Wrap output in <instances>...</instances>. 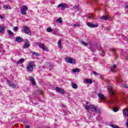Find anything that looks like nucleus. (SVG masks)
Instances as JSON below:
<instances>
[{"label":"nucleus","instance_id":"1","mask_svg":"<svg viewBox=\"0 0 128 128\" xmlns=\"http://www.w3.org/2000/svg\"><path fill=\"white\" fill-rule=\"evenodd\" d=\"M35 66L34 62H30L29 63V64L27 66L26 70L28 72H32L34 70V68Z\"/></svg>","mask_w":128,"mask_h":128},{"label":"nucleus","instance_id":"2","mask_svg":"<svg viewBox=\"0 0 128 128\" xmlns=\"http://www.w3.org/2000/svg\"><path fill=\"white\" fill-rule=\"evenodd\" d=\"M107 88L110 96H114L116 94V92L114 90V88H112V84H109L107 86Z\"/></svg>","mask_w":128,"mask_h":128},{"label":"nucleus","instance_id":"3","mask_svg":"<svg viewBox=\"0 0 128 128\" xmlns=\"http://www.w3.org/2000/svg\"><path fill=\"white\" fill-rule=\"evenodd\" d=\"M28 10V6L23 5L20 9V12L22 14L26 16V10Z\"/></svg>","mask_w":128,"mask_h":128},{"label":"nucleus","instance_id":"4","mask_svg":"<svg viewBox=\"0 0 128 128\" xmlns=\"http://www.w3.org/2000/svg\"><path fill=\"white\" fill-rule=\"evenodd\" d=\"M22 32H24L26 34H30L32 33L30 32V28L26 26H23V30H22Z\"/></svg>","mask_w":128,"mask_h":128},{"label":"nucleus","instance_id":"5","mask_svg":"<svg viewBox=\"0 0 128 128\" xmlns=\"http://www.w3.org/2000/svg\"><path fill=\"white\" fill-rule=\"evenodd\" d=\"M36 44L39 46L40 48H42L43 50H44L45 52H48V49L46 46L44 44H42V43H36Z\"/></svg>","mask_w":128,"mask_h":128},{"label":"nucleus","instance_id":"6","mask_svg":"<svg viewBox=\"0 0 128 128\" xmlns=\"http://www.w3.org/2000/svg\"><path fill=\"white\" fill-rule=\"evenodd\" d=\"M85 108L88 110L90 108H92V112H94V110H96V106H94L93 105L90 104L89 106L85 105L84 106Z\"/></svg>","mask_w":128,"mask_h":128},{"label":"nucleus","instance_id":"7","mask_svg":"<svg viewBox=\"0 0 128 128\" xmlns=\"http://www.w3.org/2000/svg\"><path fill=\"white\" fill-rule=\"evenodd\" d=\"M66 62H68L69 64H76V60L74 58H66Z\"/></svg>","mask_w":128,"mask_h":128},{"label":"nucleus","instance_id":"8","mask_svg":"<svg viewBox=\"0 0 128 128\" xmlns=\"http://www.w3.org/2000/svg\"><path fill=\"white\" fill-rule=\"evenodd\" d=\"M7 83L8 84L9 86H10L11 88H14L16 86V84H14V82L10 81V80H8Z\"/></svg>","mask_w":128,"mask_h":128},{"label":"nucleus","instance_id":"9","mask_svg":"<svg viewBox=\"0 0 128 128\" xmlns=\"http://www.w3.org/2000/svg\"><path fill=\"white\" fill-rule=\"evenodd\" d=\"M58 6V8H62V10H64V8H68V6L64 3L59 4Z\"/></svg>","mask_w":128,"mask_h":128},{"label":"nucleus","instance_id":"10","mask_svg":"<svg viewBox=\"0 0 128 128\" xmlns=\"http://www.w3.org/2000/svg\"><path fill=\"white\" fill-rule=\"evenodd\" d=\"M56 90L57 92H60V94H64L66 93V92L64 91V89H62L60 87H56Z\"/></svg>","mask_w":128,"mask_h":128},{"label":"nucleus","instance_id":"11","mask_svg":"<svg viewBox=\"0 0 128 128\" xmlns=\"http://www.w3.org/2000/svg\"><path fill=\"white\" fill-rule=\"evenodd\" d=\"M87 26H89V28H98V24H94L92 22H88L87 24Z\"/></svg>","mask_w":128,"mask_h":128},{"label":"nucleus","instance_id":"12","mask_svg":"<svg viewBox=\"0 0 128 128\" xmlns=\"http://www.w3.org/2000/svg\"><path fill=\"white\" fill-rule=\"evenodd\" d=\"M16 40L17 42H24V38L22 37L18 36L16 38Z\"/></svg>","mask_w":128,"mask_h":128},{"label":"nucleus","instance_id":"13","mask_svg":"<svg viewBox=\"0 0 128 128\" xmlns=\"http://www.w3.org/2000/svg\"><path fill=\"white\" fill-rule=\"evenodd\" d=\"M90 50L91 52H96V46L90 44Z\"/></svg>","mask_w":128,"mask_h":128},{"label":"nucleus","instance_id":"14","mask_svg":"<svg viewBox=\"0 0 128 128\" xmlns=\"http://www.w3.org/2000/svg\"><path fill=\"white\" fill-rule=\"evenodd\" d=\"M30 80H31L32 84L34 86H36V80H34V77H32V76H30Z\"/></svg>","mask_w":128,"mask_h":128},{"label":"nucleus","instance_id":"15","mask_svg":"<svg viewBox=\"0 0 128 128\" xmlns=\"http://www.w3.org/2000/svg\"><path fill=\"white\" fill-rule=\"evenodd\" d=\"M98 96L99 98H100V100H106V98L104 97V96L100 93H99L98 94Z\"/></svg>","mask_w":128,"mask_h":128},{"label":"nucleus","instance_id":"16","mask_svg":"<svg viewBox=\"0 0 128 128\" xmlns=\"http://www.w3.org/2000/svg\"><path fill=\"white\" fill-rule=\"evenodd\" d=\"M28 46H30V42H28V41H26V42L24 44L23 48H28Z\"/></svg>","mask_w":128,"mask_h":128},{"label":"nucleus","instance_id":"17","mask_svg":"<svg viewBox=\"0 0 128 128\" xmlns=\"http://www.w3.org/2000/svg\"><path fill=\"white\" fill-rule=\"evenodd\" d=\"M110 16H100V20H108Z\"/></svg>","mask_w":128,"mask_h":128},{"label":"nucleus","instance_id":"18","mask_svg":"<svg viewBox=\"0 0 128 128\" xmlns=\"http://www.w3.org/2000/svg\"><path fill=\"white\" fill-rule=\"evenodd\" d=\"M123 114L125 116H128V109H124V110Z\"/></svg>","mask_w":128,"mask_h":128},{"label":"nucleus","instance_id":"19","mask_svg":"<svg viewBox=\"0 0 128 128\" xmlns=\"http://www.w3.org/2000/svg\"><path fill=\"white\" fill-rule=\"evenodd\" d=\"M116 68V65L114 64L113 66H112V69L110 70V72H116V70H114V68Z\"/></svg>","mask_w":128,"mask_h":128},{"label":"nucleus","instance_id":"20","mask_svg":"<svg viewBox=\"0 0 128 128\" xmlns=\"http://www.w3.org/2000/svg\"><path fill=\"white\" fill-rule=\"evenodd\" d=\"M73 8L76 10V12H78V10H80V7L78 5L74 6Z\"/></svg>","mask_w":128,"mask_h":128},{"label":"nucleus","instance_id":"21","mask_svg":"<svg viewBox=\"0 0 128 128\" xmlns=\"http://www.w3.org/2000/svg\"><path fill=\"white\" fill-rule=\"evenodd\" d=\"M72 86L73 88H74L75 90H76V88H78V85L74 82H72Z\"/></svg>","mask_w":128,"mask_h":128},{"label":"nucleus","instance_id":"22","mask_svg":"<svg viewBox=\"0 0 128 128\" xmlns=\"http://www.w3.org/2000/svg\"><path fill=\"white\" fill-rule=\"evenodd\" d=\"M85 82L86 84H92V80L91 79H86Z\"/></svg>","mask_w":128,"mask_h":128},{"label":"nucleus","instance_id":"23","mask_svg":"<svg viewBox=\"0 0 128 128\" xmlns=\"http://www.w3.org/2000/svg\"><path fill=\"white\" fill-rule=\"evenodd\" d=\"M3 8H5V10H10V6L8 4L4 5Z\"/></svg>","mask_w":128,"mask_h":128},{"label":"nucleus","instance_id":"24","mask_svg":"<svg viewBox=\"0 0 128 128\" xmlns=\"http://www.w3.org/2000/svg\"><path fill=\"white\" fill-rule=\"evenodd\" d=\"M24 62V59L21 58L18 60L17 64H22Z\"/></svg>","mask_w":128,"mask_h":128},{"label":"nucleus","instance_id":"25","mask_svg":"<svg viewBox=\"0 0 128 128\" xmlns=\"http://www.w3.org/2000/svg\"><path fill=\"white\" fill-rule=\"evenodd\" d=\"M112 52L113 54H114V56L116 57H116H118V56L116 54V50L114 49H112Z\"/></svg>","mask_w":128,"mask_h":128},{"label":"nucleus","instance_id":"26","mask_svg":"<svg viewBox=\"0 0 128 128\" xmlns=\"http://www.w3.org/2000/svg\"><path fill=\"white\" fill-rule=\"evenodd\" d=\"M116 82H118V84H120V82H122V79H120V78L118 77L116 78Z\"/></svg>","mask_w":128,"mask_h":128},{"label":"nucleus","instance_id":"27","mask_svg":"<svg viewBox=\"0 0 128 128\" xmlns=\"http://www.w3.org/2000/svg\"><path fill=\"white\" fill-rule=\"evenodd\" d=\"M54 31V30L52 29V28H46V32H53Z\"/></svg>","mask_w":128,"mask_h":128},{"label":"nucleus","instance_id":"28","mask_svg":"<svg viewBox=\"0 0 128 128\" xmlns=\"http://www.w3.org/2000/svg\"><path fill=\"white\" fill-rule=\"evenodd\" d=\"M31 54H32L34 56H40V54L38 52H34L32 51H31Z\"/></svg>","mask_w":128,"mask_h":128},{"label":"nucleus","instance_id":"29","mask_svg":"<svg viewBox=\"0 0 128 128\" xmlns=\"http://www.w3.org/2000/svg\"><path fill=\"white\" fill-rule=\"evenodd\" d=\"M72 72H80V68H76L73 70H72Z\"/></svg>","mask_w":128,"mask_h":128},{"label":"nucleus","instance_id":"30","mask_svg":"<svg viewBox=\"0 0 128 128\" xmlns=\"http://www.w3.org/2000/svg\"><path fill=\"white\" fill-rule=\"evenodd\" d=\"M7 32L9 36H14V32H12L10 30H8Z\"/></svg>","mask_w":128,"mask_h":128},{"label":"nucleus","instance_id":"31","mask_svg":"<svg viewBox=\"0 0 128 128\" xmlns=\"http://www.w3.org/2000/svg\"><path fill=\"white\" fill-rule=\"evenodd\" d=\"M80 42L82 44H83L84 46H88V44L86 42L82 40L80 41Z\"/></svg>","mask_w":128,"mask_h":128},{"label":"nucleus","instance_id":"32","mask_svg":"<svg viewBox=\"0 0 128 128\" xmlns=\"http://www.w3.org/2000/svg\"><path fill=\"white\" fill-rule=\"evenodd\" d=\"M88 18H90V20H94V15L93 14H90L88 16Z\"/></svg>","mask_w":128,"mask_h":128},{"label":"nucleus","instance_id":"33","mask_svg":"<svg viewBox=\"0 0 128 128\" xmlns=\"http://www.w3.org/2000/svg\"><path fill=\"white\" fill-rule=\"evenodd\" d=\"M4 26H0V32H4Z\"/></svg>","mask_w":128,"mask_h":128},{"label":"nucleus","instance_id":"34","mask_svg":"<svg viewBox=\"0 0 128 128\" xmlns=\"http://www.w3.org/2000/svg\"><path fill=\"white\" fill-rule=\"evenodd\" d=\"M110 126H111V128H120V127L118 126H116V125H114L112 124H110Z\"/></svg>","mask_w":128,"mask_h":128},{"label":"nucleus","instance_id":"35","mask_svg":"<svg viewBox=\"0 0 128 128\" xmlns=\"http://www.w3.org/2000/svg\"><path fill=\"white\" fill-rule=\"evenodd\" d=\"M58 46L60 48H62V40H59L58 41Z\"/></svg>","mask_w":128,"mask_h":128},{"label":"nucleus","instance_id":"36","mask_svg":"<svg viewBox=\"0 0 128 128\" xmlns=\"http://www.w3.org/2000/svg\"><path fill=\"white\" fill-rule=\"evenodd\" d=\"M57 22H59V24H62V18H59L57 20H56Z\"/></svg>","mask_w":128,"mask_h":128},{"label":"nucleus","instance_id":"37","mask_svg":"<svg viewBox=\"0 0 128 128\" xmlns=\"http://www.w3.org/2000/svg\"><path fill=\"white\" fill-rule=\"evenodd\" d=\"M94 112H98V114H100V112H102V110L96 108V110H94Z\"/></svg>","mask_w":128,"mask_h":128},{"label":"nucleus","instance_id":"38","mask_svg":"<svg viewBox=\"0 0 128 128\" xmlns=\"http://www.w3.org/2000/svg\"><path fill=\"white\" fill-rule=\"evenodd\" d=\"M96 120H98V122H100V120H102V118L100 116H98Z\"/></svg>","mask_w":128,"mask_h":128},{"label":"nucleus","instance_id":"39","mask_svg":"<svg viewBox=\"0 0 128 128\" xmlns=\"http://www.w3.org/2000/svg\"><path fill=\"white\" fill-rule=\"evenodd\" d=\"M18 26H14V32H18Z\"/></svg>","mask_w":128,"mask_h":128},{"label":"nucleus","instance_id":"40","mask_svg":"<svg viewBox=\"0 0 128 128\" xmlns=\"http://www.w3.org/2000/svg\"><path fill=\"white\" fill-rule=\"evenodd\" d=\"M108 104H114V100L112 101V100H108Z\"/></svg>","mask_w":128,"mask_h":128},{"label":"nucleus","instance_id":"41","mask_svg":"<svg viewBox=\"0 0 128 128\" xmlns=\"http://www.w3.org/2000/svg\"><path fill=\"white\" fill-rule=\"evenodd\" d=\"M118 108L114 107L113 108V111L114 112H118Z\"/></svg>","mask_w":128,"mask_h":128},{"label":"nucleus","instance_id":"42","mask_svg":"<svg viewBox=\"0 0 128 128\" xmlns=\"http://www.w3.org/2000/svg\"><path fill=\"white\" fill-rule=\"evenodd\" d=\"M72 26H74V28H76L78 26H80V24H73Z\"/></svg>","mask_w":128,"mask_h":128},{"label":"nucleus","instance_id":"43","mask_svg":"<svg viewBox=\"0 0 128 128\" xmlns=\"http://www.w3.org/2000/svg\"><path fill=\"white\" fill-rule=\"evenodd\" d=\"M3 48H4L2 47V46L0 45V52H2Z\"/></svg>","mask_w":128,"mask_h":128},{"label":"nucleus","instance_id":"44","mask_svg":"<svg viewBox=\"0 0 128 128\" xmlns=\"http://www.w3.org/2000/svg\"><path fill=\"white\" fill-rule=\"evenodd\" d=\"M94 75V76H98V72H93Z\"/></svg>","mask_w":128,"mask_h":128},{"label":"nucleus","instance_id":"45","mask_svg":"<svg viewBox=\"0 0 128 128\" xmlns=\"http://www.w3.org/2000/svg\"><path fill=\"white\" fill-rule=\"evenodd\" d=\"M123 88H128V86L127 84H124L122 86Z\"/></svg>","mask_w":128,"mask_h":128},{"label":"nucleus","instance_id":"46","mask_svg":"<svg viewBox=\"0 0 128 128\" xmlns=\"http://www.w3.org/2000/svg\"><path fill=\"white\" fill-rule=\"evenodd\" d=\"M0 18H1V20H4V16L0 14Z\"/></svg>","mask_w":128,"mask_h":128},{"label":"nucleus","instance_id":"47","mask_svg":"<svg viewBox=\"0 0 128 128\" xmlns=\"http://www.w3.org/2000/svg\"><path fill=\"white\" fill-rule=\"evenodd\" d=\"M25 128H30V126L26 125Z\"/></svg>","mask_w":128,"mask_h":128},{"label":"nucleus","instance_id":"48","mask_svg":"<svg viewBox=\"0 0 128 128\" xmlns=\"http://www.w3.org/2000/svg\"><path fill=\"white\" fill-rule=\"evenodd\" d=\"M92 2H97L98 0H92Z\"/></svg>","mask_w":128,"mask_h":128},{"label":"nucleus","instance_id":"49","mask_svg":"<svg viewBox=\"0 0 128 128\" xmlns=\"http://www.w3.org/2000/svg\"><path fill=\"white\" fill-rule=\"evenodd\" d=\"M125 8H127L128 10V5L125 6Z\"/></svg>","mask_w":128,"mask_h":128},{"label":"nucleus","instance_id":"50","mask_svg":"<svg viewBox=\"0 0 128 128\" xmlns=\"http://www.w3.org/2000/svg\"><path fill=\"white\" fill-rule=\"evenodd\" d=\"M126 126L127 128H128V122H126Z\"/></svg>","mask_w":128,"mask_h":128},{"label":"nucleus","instance_id":"51","mask_svg":"<svg viewBox=\"0 0 128 128\" xmlns=\"http://www.w3.org/2000/svg\"><path fill=\"white\" fill-rule=\"evenodd\" d=\"M8 0V2H12V0Z\"/></svg>","mask_w":128,"mask_h":128},{"label":"nucleus","instance_id":"52","mask_svg":"<svg viewBox=\"0 0 128 128\" xmlns=\"http://www.w3.org/2000/svg\"><path fill=\"white\" fill-rule=\"evenodd\" d=\"M126 122H128V119H127V121H126Z\"/></svg>","mask_w":128,"mask_h":128},{"label":"nucleus","instance_id":"53","mask_svg":"<svg viewBox=\"0 0 128 128\" xmlns=\"http://www.w3.org/2000/svg\"><path fill=\"white\" fill-rule=\"evenodd\" d=\"M102 52L104 54V51H102Z\"/></svg>","mask_w":128,"mask_h":128},{"label":"nucleus","instance_id":"54","mask_svg":"<svg viewBox=\"0 0 128 128\" xmlns=\"http://www.w3.org/2000/svg\"><path fill=\"white\" fill-rule=\"evenodd\" d=\"M99 76H102V75H100V74H99Z\"/></svg>","mask_w":128,"mask_h":128}]
</instances>
